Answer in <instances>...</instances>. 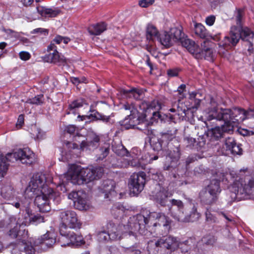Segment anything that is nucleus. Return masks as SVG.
I'll return each mask as SVG.
<instances>
[{
    "mask_svg": "<svg viewBox=\"0 0 254 254\" xmlns=\"http://www.w3.org/2000/svg\"><path fill=\"white\" fill-rule=\"evenodd\" d=\"M139 106L140 108L145 112L146 116L148 113L152 115L151 118L152 123L158 122L161 117L159 111L162 108L161 103L158 100H154L150 103L143 101Z\"/></svg>",
    "mask_w": 254,
    "mask_h": 254,
    "instance_id": "2eb2a0df",
    "label": "nucleus"
},
{
    "mask_svg": "<svg viewBox=\"0 0 254 254\" xmlns=\"http://www.w3.org/2000/svg\"><path fill=\"white\" fill-rule=\"evenodd\" d=\"M212 42L205 41L201 44L202 49L198 48V54H199V58H195L197 59H205L207 60H213L214 54L212 49Z\"/></svg>",
    "mask_w": 254,
    "mask_h": 254,
    "instance_id": "aec40b11",
    "label": "nucleus"
},
{
    "mask_svg": "<svg viewBox=\"0 0 254 254\" xmlns=\"http://www.w3.org/2000/svg\"><path fill=\"white\" fill-rule=\"evenodd\" d=\"M44 100L43 95L40 94L32 99H29L28 102L32 104L41 105L43 103Z\"/></svg>",
    "mask_w": 254,
    "mask_h": 254,
    "instance_id": "09e8293b",
    "label": "nucleus"
},
{
    "mask_svg": "<svg viewBox=\"0 0 254 254\" xmlns=\"http://www.w3.org/2000/svg\"><path fill=\"white\" fill-rule=\"evenodd\" d=\"M68 198L73 201L74 207L77 209L86 210L90 207V202L83 191H72L68 194Z\"/></svg>",
    "mask_w": 254,
    "mask_h": 254,
    "instance_id": "ddd939ff",
    "label": "nucleus"
},
{
    "mask_svg": "<svg viewBox=\"0 0 254 254\" xmlns=\"http://www.w3.org/2000/svg\"><path fill=\"white\" fill-rule=\"evenodd\" d=\"M146 175L143 172L133 174L129 178L128 187L130 192L134 195H137L143 190Z\"/></svg>",
    "mask_w": 254,
    "mask_h": 254,
    "instance_id": "4468645a",
    "label": "nucleus"
},
{
    "mask_svg": "<svg viewBox=\"0 0 254 254\" xmlns=\"http://www.w3.org/2000/svg\"><path fill=\"white\" fill-rule=\"evenodd\" d=\"M155 138L150 139V144L153 150L155 151L161 150L162 148V144L163 143L160 141V140H158V138L157 139V141L155 140Z\"/></svg>",
    "mask_w": 254,
    "mask_h": 254,
    "instance_id": "3c124183",
    "label": "nucleus"
},
{
    "mask_svg": "<svg viewBox=\"0 0 254 254\" xmlns=\"http://www.w3.org/2000/svg\"><path fill=\"white\" fill-rule=\"evenodd\" d=\"M56 243V239L53 234L47 232L40 237L34 240V246H40L42 248H45L44 246L50 248Z\"/></svg>",
    "mask_w": 254,
    "mask_h": 254,
    "instance_id": "412c9836",
    "label": "nucleus"
},
{
    "mask_svg": "<svg viewBox=\"0 0 254 254\" xmlns=\"http://www.w3.org/2000/svg\"><path fill=\"white\" fill-rule=\"evenodd\" d=\"M122 226L123 224H116L112 222L107 224L106 229L110 235L111 241H118L126 238Z\"/></svg>",
    "mask_w": 254,
    "mask_h": 254,
    "instance_id": "f3484780",
    "label": "nucleus"
},
{
    "mask_svg": "<svg viewBox=\"0 0 254 254\" xmlns=\"http://www.w3.org/2000/svg\"><path fill=\"white\" fill-rule=\"evenodd\" d=\"M211 104H213V107L208 108L206 111V117L208 120L210 121L213 119L217 120H223L224 122L223 125V129L225 131H228L232 133L235 127H237L239 124V121L236 120L238 118L237 115L234 113L236 110H238V108L232 109H218L216 106V103L212 100H211Z\"/></svg>",
    "mask_w": 254,
    "mask_h": 254,
    "instance_id": "f03ea898",
    "label": "nucleus"
},
{
    "mask_svg": "<svg viewBox=\"0 0 254 254\" xmlns=\"http://www.w3.org/2000/svg\"><path fill=\"white\" fill-rule=\"evenodd\" d=\"M159 32L156 28L151 24H148L146 27V38L149 41H153L159 37Z\"/></svg>",
    "mask_w": 254,
    "mask_h": 254,
    "instance_id": "4c0bfd02",
    "label": "nucleus"
},
{
    "mask_svg": "<svg viewBox=\"0 0 254 254\" xmlns=\"http://www.w3.org/2000/svg\"><path fill=\"white\" fill-rule=\"evenodd\" d=\"M29 215V214H28ZM29 216V222L26 221L27 222V225L29 224H32L34 225H37L40 223L44 222V217L39 214L31 215Z\"/></svg>",
    "mask_w": 254,
    "mask_h": 254,
    "instance_id": "a18cd8bd",
    "label": "nucleus"
},
{
    "mask_svg": "<svg viewBox=\"0 0 254 254\" xmlns=\"http://www.w3.org/2000/svg\"><path fill=\"white\" fill-rule=\"evenodd\" d=\"M85 104V101L82 98L73 100L68 105L67 114L75 115L77 113L78 109L82 107Z\"/></svg>",
    "mask_w": 254,
    "mask_h": 254,
    "instance_id": "473e14b6",
    "label": "nucleus"
},
{
    "mask_svg": "<svg viewBox=\"0 0 254 254\" xmlns=\"http://www.w3.org/2000/svg\"><path fill=\"white\" fill-rule=\"evenodd\" d=\"M19 55L20 59L23 61H27L31 57L30 54L28 52L25 51L20 52Z\"/></svg>",
    "mask_w": 254,
    "mask_h": 254,
    "instance_id": "bf43d9fd",
    "label": "nucleus"
},
{
    "mask_svg": "<svg viewBox=\"0 0 254 254\" xmlns=\"http://www.w3.org/2000/svg\"><path fill=\"white\" fill-rule=\"evenodd\" d=\"M2 159L8 163L19 160L23 164H31L34 161V154L28 148L19 149L13 152L7 153L6 156L0 155Z\"/></svg>",
    "mask_w": 254,
    "mask_h": 254,
    "instance_id": "9d476101",
    "label": "nucleus"
},
{
    "mask_svg": "<svg viewBox=\"0 0 254 254\" xmlns=\"http://www.w3.org/2000/svg\"><path fill=\"white\" fill-rule=\"evenodd\" d=\"M244 10L242 8H237L234 13L237 26H241L242 18L244 15Z\"/></svg>",
    "mask_w": 254,
    "mask_h": 254,
    "instance_id": "49530a36",
    "label": "nucleus"
},
{
    "mask_svg": "<svg viewBox=\"0 0 254 254\" xmlns=\"http://www.w3.org/2000/svg\"><path fill=\"white\" fill-rule=\"evenodd\" d=\"M221 191L220 182L217 180H212L205 190H202L199 193L201 202L207 205L215 203Z\"/></svg>",
    "mask_w": 254,
    "mask_h": 254,
    "instance_id": "1a4fd4ad",
    "label": "nucleus"
},
{
    "mask_svg": "<svg viewBox=\"0 0 254 254\" xmlns=\"http://www.w3.org/2000/svg\"><path fill=\"white\" fill-rule=\"evenodd\" d=\"M36 9L38 13L45 17H55L61 12V10L58 8H47L38 6H37Z\"/></svg>",
    "mask_w": 254,
    "mask_h": 254,
    "instance_id": "a878e982",
    "label": "nucleus"
},
{
    "mask_svg": "<svg viewBox=\"0 0 254 254\" xmlns=\"http://www.w3.org/2000/svg\"><path fill=\"white\" fill-rule=\"evenodd\" d=\"M124 95L128 98H133L135 100H140L143 97V92L138 89L132 88L130 90L124 89L122 91Z\"/></svg>",
    "mask_w": 254,
    "mask_h": 254,
    "instance_id": "e433bc0d",
    "label": "nucleus"
},
{
    "mask_svg": "<svg viewBox=\"0 0 254 254\" xmlns=\"http://www.w3.org/2000/svg\"><path fill=\"white\" fill-rule=\"evenodd\" d=\"M179 42L182 46L186 48L195 58L200 57L199 54H198L199 47L193 41L183 36V38Z\"/></svg>",
    "mask_w": 254,
    "mask_h": 254,
    "instance_id": "4be33fe9",
    "label": "nucleus"
},
{
    "mask_svg": "<svg viewBox=\"0 0 254 254\" xmlns=\"http://www.w3.org/2000/svg\"><path fill=\"white\" fill-rule=\"evenodd\" d=\"M168 32L172 39H173L174 43L179 42L182 39L183 36H184V34L183 32L182 28L181 27H172Z\"/></svg>",
    "mask_w": 254,
    "mask_h": 254,
    "instance_id": "f704fd0d",
    "label": "nucleus"
},
{
    "mask_svg": "<svg viewBox=\"0 0 254 254\" xmlns=\"http://www.w3.org/2000/svg\"><path fill=\"white\" fill-rule=\"evenodd\" d=\"M33 0H21V2L25 6L31 5L33 3Z\"/></svg>",
    "mask_w": 254,
    "mask_h": 254,
    "instance_id": "774afa93",
    "label": "nucleus"
},
{
    "mask_svg": "<svg viewBox=\"0 0 254 254\" xmlns=\"http://www.w3.org/2000/svg\"><path fill=\"white\" fill-rule=\"evenodd\" d=\"M176 131V129H173L160 132L158 135V140H160L163 143L167 144L169 141L175 138Z\"/></svg>",
    "mask_w": 254,
    "mask_h": 254,
    "instance_id": "2f4dec72",
    "label": "nucleus"
},
{
    "mask_svg": "<svg viewBox=\"0 0 254 254\" xmlns=\"http://www.w3.org/2000/svg\"><path fill=\"white\" fill-rule=\"evenodd\" d=\"M128 211V209L124 206L122 204L119 203L114 205L111 209L112 215L116 218L123 217Z\"/></svg>",
    "mask_w": 254,
    "mask_h": 254,
    "instance_id": "7c9ffc66",
    "label": "nucleus"
},
{
    "mask_svg": "<svg viewBox=\"0 0 254 254\" xmlns=\"http://www.w3.org/2000/svg\"><path fill=\"white\" fill-rule=\"evenodd\" d=\"M99 140V137L96 135L94 136L91 140H83L80 144V148L82 150L84 149H91L92 148L95 147L96 144L98 143Z\"/></svg>",
    "mask_w": 254,
    "mask_h": 254,
    "instance_id": "ea45409f",
    "label": "nucleus"
},
{
    "mask_svg": "<svg viewBox=\"0 0 254 254\" xmlns=\"http://www.w3.org/2000/svg\"><path fill=\"white\" fill-rule=\"evenodd\" d=\"M96 239L100 242H106L111 241V238L108 231L99 230L96 232Z\"/></svg>",
    "mask_w": 254,
    "mask_h": 254,
    "instance_id": "79ce46f5",
    "label": "nucleus"
},
{
    "mask_svg": "<svg viewBox=\"0 0 254 254\" xmlns=\"http://www.w3.org/2000/svg\"><path fill=\"white\" fill-rule=\"evenodd\" d=\"M63 39V37L57 35L53 39L50 45L48 46L47 51L49 54L47 55V62L59 65L64 64L66 60L64 56L61 55L57 51V47L55 43L60 44Z\"/></svg>",
    "mask_w": 254,
    "mask_h": 254,
    "instance_id": "9b49d317",
    "label": "nucleus"
},
{
    "mask_svg": "<svg viewBox=\"0 0 254 254\" xmlns=\"http://www.w3.org/2000/svg\"><path fill=\"white\" fill-rule=\"evenodd\" d=\"M75 130L76 127L74 125H69L66 127V131L70 134L73 133L75 132Z\"/></svg>",
    "mask_w": 254,
    "mask_h": 254,
    "instance_id": "69168bd1",
    "label": "nucleus"
},
{
    "mask_svg": "<svg viewBox=\"0 0 254 254\" xmlns=\"http://www.w3.org/2000/svg\"><path fill=\"white\" fill-rule=\"evenodd\" d=\"M172 206L169 208L171 216L179 221H195L198 220L200 214L197 211L194 203L191 200L187 207L191 208L189 213L184 211V204L180 200L172 199L170 200Z\"/></svg>",
    "mask_w": 254,
    "mask_h": 254,
    "instance_id": "20e7f679",
    "label": "nucleus"
},
{
    "mask_svg": "<svg viewBox=\"0 0 254 254\" xmlns=\"http://www.w3.org/2000/svg\"><path fill=\"white\" fill-rule=\"evenodd\" d=\"M45 33L48 34V31L47 29H43V28H38L34 29L31 32L32 34H36V33Z\"/></svg>",
    "mask_w": 254,
    "mask_h": 254,
    "instance_id": "0e129e2a",
    "label": "nucleus"
},
{
    "mask_svg": "<svg viewBox=\"0 0 254 254\" xmlns=\"http://www.w3.org/2000/svg\"><path fill=\"white\" fill-rule=\"evenodd\" d=\"M172 195V192L169 191L164 188H161L154 195V197L157 202L162 206H165L168 201V198L170 197Z\"/></svg>",
    "mask_w": 254,
    "mask_h": 254,
    "instance_id": "b1692460",
    "label": "nucleus"
},
{
    "mask_svg": "<svg viewBox=\"0 0 254 254\" xmlns=\"http://www.w3.org/2000/svg\"><path fill=\"white\" fill-rule=\"evenodd\" d=\"M180 157V153L179 149L176 148L173 151H170L168 155L166 157L167 161H170V165L165 164L164 168L165 170H169L172 168H174L177 164Z\"/></svg>",
    "mask_w": 254,
    "mask_h": 254,
    "instance_id": "393cba45",
    "label": "nucleus"
},
{
    "mask_svg": "<svg viewBox=\"0 0 254 254\" xmlns=\"http://www.w3.org/2000/svg\"><path fill=\"white\" fill-rule=\"evenodd\" d=\"M205 214V221L208 224L215 223L217 222V218L208 209L206 210Z\"/></svg>",
    "mask_w": 254,
    "mask_h": 254,
    "instance_id": "de8ad7c7",
    "label": "nucleus"
},
{
    "mask_svg": "<svg viewBox=\"0 0 254 254\" xmlns=\"http://www.w3.org/2000/svg\"><path fill=\"white\" fill-rule=\"evenodd\" d=\"M148 218L147 229L157 234L164 235L169 233L172 222L170 218L162 213L151 212L146 217Z\"/></svg>",
    "mask_w": 254,
    "mask_h": 254,
    "instance_id": "0eeeda50",
    "label": "nucleus"
},
{
    "mask_svg": "<svg viewBox=\"0 0 254 254\" xmlns=\"http://www.w3.org/2000/svg\"><path fill=\"white\" fill-rule=\"evenodd\" d=\"M82 174L85 178V184L101 178L103 174V168L101 167H92L91 168H81Z\"/></svg>",
    "mask_w": 254,
    "mask_h": 254,
    "instance_id": "6ab92c4d",
    "label": "nucleus"
},
{
    "mask_svg": "<svg viewBox=\"0 0 254 254\" xmlns=\"http://www.w3.org/2000/svg\"><path fill=\"white\" fill-rule=\"evenodd\" d=\"M60 233L62 235L60 239L61 242L64 241L65 239H68L69 241L66 244H61L62 247L70 246L73 245H79L83 243V238L81 235H76L73 232L67 233L63 229L61 230Z\"/></svg>",
    "mask_w": 254,
    "mask_h": 254,
    "instance_id": "a211bd4d",
    "label": "nucleus"
},
{
    "mask_svg": "<svg viewBox=\"0 0 254 254\" xmlns=\"http://www.w3.org/2000/svg\"><path fill=\"white\" fill-rule=\"evenodd\" d=\"M0 195L7 200H12L15 197L16 193L12 186L9 183H6L1 188Z\"/></svg>",
    "mask_w": 254,
    "mask_h": 254,
    "instance_id": "5701e85b",
    "label": "nucleus"
},
{
    "mask_svg": "<svg viewBox=\"0 0 254 254\" xmlns=\"http://www.w3.org/2000/svg\"><path fill=\"white\" fill-rule=\"evenodd\" d=\"M225 133H230L228 131H225L223 129V125L221 127H216L211 129L209 131L212 137L218 139L223 136Z\"/></svg>",
    "mask_w": 254,
    "mask_h": 254,
    "instance_id": "a19ab883",
    "label": "nucleus"
},
{
    "mask_svg": "<svg viewBox=\"0 0 254 254\" xmlns=\"http://www.w3.org/2000/svg\"><path fill=\"white\" fill-rule=\"evenodd\" d=\"M234 113L237 115L238 119L236 120L239 121V123L242 122L245 120L254 117V108L250 109L247 111H245L242 109L238 108L236 110Z\"/></svg>",
    "mask_w": 254,
    "mask_h": 254,
    "instance_id": "cd10ccee",
    "label": "nucleus"
},
{
    "mask_svg": "<svg viewBox=\"0 0 254 254\" xmlns=\"http://www.w3.org/2000/svg\"><path fill=\"white\" fill-rule=\"evenodd\" d=\"M64 177L67 180L75 185H82L85 184V178L82 174V169L80 166L72 164L69 166V169Z\"/></svg>",
    "mask_w": 254,
    "mask_h": 254,
    "instance_id": "dca6fc26",
    "label": "nucleus"
},
{
    "mask_svg": "<svg viewBox=\"0 0 254 254\" xmlns=\"http://www.w3.org/2000/svg\"><path fill=\"white\" fill-rule=\"evenodd\" d=\"M107 25L104 22L98 23L90 26L88 28L91 35H99L106 30Z\"/></svg>",
    "mask_w": 254,
    "mask_h": 254,
    "instance_id": "72a5a7b5",
    "label": "nucleus"
},
{
    "mask_svg": "<svg viewBox=\"0 0 254 254\" xmlns=\"http://www.w3.org/2000/svg\"><path fill=\"white\" fill-rule=\"evenodd\" d=\"M230 151L234 154H241L242 152V149L240 145L237 144L236 143L234 145Z\"/></svg>",
    "mask_w": 254,
    "mask_h": 254,
    "instance_id": "5fc2aeb1",
    "label": "nucleus"
},
{
    "mask_svg": "<svg viewBox=\"0 0 254 254\" xmlns=\"http://www.w3.org/2000/svg\"><path fill=\"white\" fill-rule=\"evenodd\" d=\"M236 143V142L233 138L227 137L225 141V145L226 147V149L230 150L234 145Z\"/></svg>",
    "mask_w": 254,
    "mask_h": 254,
    "instance_id": "864d4df0",
    "label": "nucleus"
},
{
    "mask_svg": "<svg viewBox=\"0 0 254 254\" xmlns=\"http://www.w3.org/2000/svg\"><path fill=\"white\" fill-rule=\"evenodd\" d=\"M109 152V145L108 144H105V145L99 149L98 153L97 154V160H102L108 155Z\"/></svg>",
    "mask_w": 254,
    "mask_h": 254,
    "instance_id": "37998d69",
    "label": "nucleus"
},
{
    "mask_svg": "<svg viewBox=\"0 0 254 254\" xmlns=\"http://www.w3.org/2000/svg\"><path fill=\"white\" fill-rule=\"evenodd\" d=\"M53 179L49 173H38L33 176L25 190L26 197L32 198L38 194L34 203L40 212H49L51 208L50 201L54 200L58 196L53 190L48 187V184L53 183Z\"/></svg>",
    "mask_w": 254,
    "mask_h": 254,
    "instance_id": "f257e3e1",
    "label": "nucleus"
},
{
    "mask_svg": "<svg viewBox=\"0 0 254 254\" xmlns=\"http://www.w3.org/2000/svg\"><path fill=\"white\" fill-rule=\"evenodd\" d=\"M154 0H141L139 1V5L142 7H147L152 4Z\"/></svg>",
    "mask_w": 254,
    "mask_h": 254,
    "instance_id": "6e6d98bb",
    "label": "nucleus"
},
{
    "mask_svg": "<svg viewBox=\"0 0 254 254\" xmlns=\"http://www.w3.org/2000/svg\"><path fill=\"white\" fill-rule=\"evenodd\" d=\"M180 242L175 237H164L156 241L148 243V251L149 254H170L179 247Z\"/></svg>",
    "mask_w": 254,
    "mask_h": 254,
    "instance_id": "423d86ee",
    "label": "nucleus"
},
{
    "mask_svg": "<svg viewBox=\"0 0 254 254\" xmlns=\"http://www.w3.org/2000/svg\"><path fill=\"white\" fill-rule=\"evenodd\" d=\"M34 129L35 130L34 132L33 133V136L37 139H41L43 137V134L41 129L37 128L35 126L34 127Z\"/></svg>",
    "mask_w": 254,
    "mask_h": 254,
    "instance_id": "052dcab7",
    "label": "nucleus"
},
{
    "mask_svg": "<svg viewBox=\"0 0 254 254\" xmlns=\"http://www.w3.org/2000/svg\"><path fill=\"white\" fill-rule=\"evenodd\" d=\"M109 254H122L120 249L116 246H110L108 248Z\"/></svg>",
    "mask_w": 254,
    "mask_h": 254,
    "instance_id": "4d7b16f0",
    "label": "nucleus"
},
{
    "mask_svg": "<svg viewBox=\"0 0 254 254\" xmlns=\"http://www.w3.org/2000/svg\"><path fill=\"white\" fill-rule=\"evenodd\" d=\"M171 112H175L179 118H184L186 117L189 112L188 108L181 102L180 100H178L177 103H174L173 105V108L169 110Z\"/></svg>",
    "mask_w": 254,
    "mask_h": 254,
    "instance_id": "bb28decb",
    "label": "nucleus"
},
{
    "mask_svg": "<svg viewBox=\"0 0 254 254\" xmlns=\"http://www.w3.org/2000/svg\"><path fill=\"white\" fill-rule=\"evenodd\" d=\"M194 33L202 39L207 38L209 37V34L205 27L201 23H196L194 25Z\"/></svg>",
    "mask_w": 254,
    "mask_h": 254,
    "instance_id": "58836bf2",
    "label": "nucleus"
},
{
    "mask_svg": "<svg viewBox=\"0 0 254 254\" xmlns=\"http://www.w3.org/2000/svg\"><path fill=\"white\" fill-rule=\"evenodd\" d=\"M216 241V239L214 236H208L203 237L201 240V243L207 245H212Z\"/></svg>",
    "mask_w": 254,
    "mask_h": 254,
    "instance_id": "603ef678",
    "label": "nucleus"
},
{
    "mask_svg": "<svg viewBox=\"0 0 254 254\" xmlns=\"http://www.w3.org/2000/svg\"><path fill=\"white\" fill-rule=\"evenodd\" d=\"M121 167L127 168L128 166L135 167L138 169H144L145 168V164L142 163L140 160L137 158L133 159H123L121 161Z\"/></svg>",
    "mask_w": 254,
    "mask_h": 254,
    "instance_id": "c756f323",
    "label": "nucleus"
},
{
    "mask_svg": "<svg viewBox=\"0 0 254 254\" xmlns=\"http://www.w3.org/2000/svg\"><path fill=\"white\" fill-rule=\"evenodd\" d=\"M157 40L162 45L167 48L172 46L174 44L173 39H172L168 32L166 31L159 34Z\"/></svg>",
    "mask_w": 254,
    "mask_h": 254,
    "instance_id": "c9c22d12",
    "label": "nucleus"
},
{
    "mask_svg": "<svg viewBox=\"0 0 254 254\" xmlns=\"http://www.w3.org/2000/svg\"><path fill=\"white\" fill-rule=\"evenodd\" d=\"M60 217L61 220L60 230L67 228L80 229L81 223L78 221L76 213L72 210H63L61 212Z\"/></svg>",
    "mask_w": 254,
    "mask_h": 254,
    "instance_id": "f8f14e48",
    "label": "nucleus"
},
{
    "mask_svg": "<svg viewBox=\"0 0 254 254\" xmlns=\"http://www.w3.org/2000/svg\"><path fill=\"white\" fill-rule=\"evenodd\" d=\"M179 70L178 68H175L169 69L167 70V74L170 77L177 76L179 74Z\"/></svg>",
    "mask_w": 254,
    "mask_h": 254,
    "instance_id": "13d9d810",
    "label": "nucleus"
},
{
    "mask_svg": "<svg viewBox=\"0 0 254 254\" xmlns=\"http://www.w3.org/2000/svg\"><path fill=\"white\" fill-rule=\"evenodd\" d=\"M195 160V158L193 157H189L186 160V164L187 167L191 163H193Z\"/></svg>",
    "mask_w": 254,
    "mask_h": 254,
    "instance_id": "338daca9",
    "label": "nucleus"
},
{
    "mask_svg": "<svg viewBox=\"0 0 254 254\" xmlns=\"http://www.w3.org/2000/svg\"><path fill=\"white\" fill-rule=\"evenodd\" d=\"M24 115L22 114L20 115L18 117L17 122L16 123V127L18 128H21V127L22 126V125L24 124Z\"/></svg>",
    "mask_w": 254,
    "mask_h": 254,
    "instance_id": "e2e57ef3",
    "label": "nucleus"
},
{
    "mask_svg": "<svg viewBox=\"0 0 254 254\" xmlns=\"http://www.w3.org/2000/svg\"><path fill=\"white\" fill-rule=\"evenodd\" d=\"M254 33L248 27L242 28L241 26H232L228 36H226L219 43L218 53L222 57L227 56V51L232 47L235 46L240 38L243 40L250 41L254 37Z\"/></svg>",
    "mask_w": 254,
    "mask_h": 254,
    "instance_id": "7ed1b4c3",
    "label": "nucleus"
},
{
    "mask_svg": "<svg viewBox=\"0 0 254 254\" xmlns=\"http://www.w3.org/2000/svg\"><path fill=\"white\" fill-rule=\"evenodd\" d=\"M115 183L111 180H106L103 181L102 184L99 187L101 192L105 193V198L109 197V194L114 191Z\"/></svg>",
    "mask_w": 254,
    "mask_h": 254,
    "instance_id": "c85d7f7f",
    "label": "nucleus"
},
{
    "mask_svg": "<svg viewBox=\"0 0 254 254\" xmlns=\"http://www.w3.org/2000/svg\"><path fill=\"white\" fill-rule=\"evenodd\" d=\"M215 20V16L214 15H210L207 17L205 19V22L207 25L212 26L213 25Z\"/></svg>",
    "mask_w": 254,
    "mask_h": 254,
    "instance_id": "680f3d73",
    "label": "nucleus"
},
{
    "mask_svg": "<svg viewBox=\"0 0 254 254\" xmlns=\"http://www.w3.org/2000/svg\"><path fill=\"white\" fill-rule=\"evenodd\" d=\"M22 225L26 226L27 225V222H20L17 221L16 226H14L12 229H10L9 231V235L12 238H16L18 235V229L20 226Z\"/></svg>",
    "mask_w": 254,
    "mask_h": 254,
    "instance_id": "c03bdc74",
    "label": "nucleus"
},
{
    "mask_svg": "<svg viewBox=\"0 0 254 254\" xmlns=\"http://www.w3.org/2000/svg\"><path fill=\"white\" fill-rule=\"evenodd\" d=\"M229 189L231 193L232 198H244L247 195L250 194L254 190V181L249 180L246 181L240 179L234 182L229 187Z\"/></svg>",
    "mask_w": 254,
    "mask_h": 254,
    "instance_id": "6e6552de",
    "label": "nucleus"
},
{
    "mask_svg": "<svg viewBox=\"0 0 254 254\" xmlns=\"http://www.w3.org/2000/svg\"><path fill=\"white\" fill-rule=\"evenodd\" d=\"M148 224L147 217L143 214H138L130 217L126 224H123L122 227L125 233L124 234L126 235L127 238L131 237L136 241L138 233L144 236L147 235Z\"/></svg>",
    "mask_w": 254,
    "mask_h": 254,
    "instance_id": "39448f33",
    "label": "nucleus"
},
{
    "mask_svg": "<svg viewBox=\"0 0 254 254\" xmlns=\"http://www.w3.org/2000/svg\"><path fill=\"white\" fill-rule=\"evenodd\" d=\"M34 240H33V241L30 242V245L27 244H25L24 247V250L26 253L28 254H34L35 252L36 247H39L40 246H34Z\"/></svg>",
    "mask_w": 254,
    "mask_h": 254,
    "instance_id": "8fccbe9b",
    "label": "nucleus"
}]
</instances>
